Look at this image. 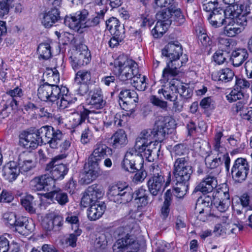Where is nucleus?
<instances>
[{"mask_svg": "<svg viewBox=\"0 0 252 252\" xmlns=\"http://www.w3.org/2000/svg\"><path fill=\"white\" fill-rule=\"evenodd\" d=\"M65 222L71 225L72 229L79 228L80 223L78 217L72 213H66Z\"/></svg>", "mask_w": 252, "mask_h": 252, "instance_id": "nucleus-54", "label": "nucleus"}, {"mask_svg": "<svg viewBox=\"0 0 252 252\" xmlns=\"http://www.w3.org/2000/svg\"><path fill=\"white\" fill-rule=\"evenodd\" d=\"M171 19L172 23L177 26L182 25L186 21L185 16L180 8L173 10Z\"/></svg>", "mask_w": 252, "mask_h": 252, "instance_id": "nucleus-48", "label": "nucleus"}, {"mask_svg": "<svg viewBox=\"0 0 252 252\" xmlns=\"http://www.w3.org/2000/svg\"><path fill=\"white\" fill-rule=\"evenodd\" d=\"M19 137L20 144L29 150L35 149L39 144H42V140L38 138L34 129L23 131L20 134Z\"/></svg>", "mask_w": 252, "mask_h": 252, "instance_id": "nucleus-17", "label": "nucleus"}, {"mask_svg": "<svg viewBox=\"0 0 252 252\" xmlns=\"http://www.w3.org/2000/svg\"><path fill=\"white\" fill-rule=\"evenodd\" d=\"M10 0H0V16L8 14L9 11Z\"/></svg>", "mask_w": 252, "mask_h": 252, "instance_id": "nucleus-60", "label": "nucleus"}, {"mask_svg": "<svg viewBox=\"0 0 252 252\" xmlns=\"http://www.w3.org/2000/svg\"><path fill=\"white\" fill-rule=\"evenodd\" d=\"M119 104L123 109H128L126 106L133 105L138 102V96L137 93L133 90H123L119 94Z\"/></svg>", "mask_w": 252, "mask_h": 252, "instance_id": "nucleus-23", "label": "nucleus"}, {"mask_svg": "<svg viewBox=\"0 0 252 252\" xmlns=\"http://www.w3.org/2000/svg\"><path fill=\"white\" fill-rule=\"evenodd\" d=\"M44 80H47L46 83L55 84L60 81V76L58 71L56 68H48L43 74Z\"/></svg>", "mask_w": 252, "mask_h": 252, "instance_id": "nucleus-39", "label": "nucleus"}, {"mask_svg": "<svg viewBox=\"0 0 252 252\" xmlns=\"http://www.w3.org/2000/svg\"><path fill=\"white\" fill-rule=\"evenodd\" d=\"M86 113H84L83 105H78L72 113L70 122L73 127L77 126L85 121Z\"/></svg>", "mask_w": 252, "mask_h": 252, "instance_id": "nucleus-32", "label": "nucleus"}, {"mask_svg": "<svg viewBox=\"0 0 252 252\" xmlns=\"http://www.w3.org/2000/svg\"><path fill=\"white\" fill-rule=\"evenodd\" d=\"M55 181L50 176L46 174L34 177L30 182V188L34 191H49L54 186Z\"/></svg>", "mask_w": 252, "mask_h": 252, "instance_id": "nucleus-21", "label": "nucleus"}, {"mask_svg": "<svg viewBox=\"0 0 252 252\" xmlns=\"http://www.w3.org/2000/svg\"><path fill=\"white\" fill-rule=\"evenodd\" d=\"M88 11L84 9L74 16H66L64 18V23L70 29L78 32L85 28L84 22L88 15Z\"/></svg>", "mask_w": 252, "mask_h": 252, "instance_id": "nucleus-19", "label": "nucleus"}, {"mask_svg": "<svg viewBox=\"0 0 252 252\" xmlns=\"http://www.w3.org/2000/svg\"><path fill=\"white\" fill-rule=\"evenodd\" d=\"M150 102L155 106L163 109H166L167 103L166 101L160 99L156 95H152L150 98Z\"/></svg>", "mask_w": 252, "mask_h": 252, "instance_id": "nucleus-62", "label": "nucleus"}, {"mask_svg": "<svg viewBox=\"0 0 252 252\" xmlns=\"http://www.w3.org/2000/svg\"><path fill=\"white\" fill-rule=\"evenodd\" d=\"M82 233V230L77 228L74 229V232L69 235V237L66 240L67 244L72 247H74L76 245V241L77 237L79 236Z\"/></svg>", "mask_w": 252, "mask_h": 252, "instance_id": "nucleus-56", "label": "nucleus"}, {"mask_svg": "<svg viewBox=\"0 0 252 252\" xmlns=\"http://www.w3.org/2000/svg\"><path fill=\"white\" fill-rule=\"evenodd\" d=\"M213 58L217 64H222L226 61V54H224L221 50L217 51L214 53Z\"/></svg>", "mask_w": 252, "mask_h": 252, "instance_id": "nucleus-61", "label": "nucleus"}, {"mask_svg": "<svg viewBox=\"0 0 252 252\" xmlns=\"http://www.w3.org/2000/svg\"><path fill=\"white\" fill-rule=\"evenodd\" d=\"M46 198L52 200L57 201L60 204L63 205L68 201L66 193L63 192L61 189H58L44 194Z\"/></svg>", "mask_w": 252, "mask_h": 252, "instance_id": "nucleus-33", "label": "nucleus"}, {"mask_svg": "<svg viewBox=\"0 0 252 252\" xmlns=\"http://www.w3.org/2000/svg\"><path fill=\"white\" fill-rule=\"evenodd\" d=\"M67 92L68 90L64 93L62 92L60 95V98L61 99L60 102L58 101L57 103L60 109H64L72 105L77 100L76 98H72L69 95H68L67 94Z\"/></svg>", "mask_w": 252, "mask_h": 252, "instance_id": "nucleus-38", "label": "nucleus"}, {"mask_svg": "<svg viewBox=\"0 0 252 252\" xmlns=\"http://www.w3.org/2000/svg\"><path fill=\"white\" fill-rule=\"evenodd\" d=\"M91 73L89 70H82L78 71L75 75V83H88L91 79Z\"/></svg>", "mask_w": 252, "mask_h": 252, "instance_id": "nucleus-49", "label": "nucleus"}, {"mask_svg": "<svg viewBox=\"0 0 252 252\" xmlns=\"http://www.w3.org/2000/svg\"><path fill=\"white\" fill-rule=\"evenodd\" d=\"M10 249L8 239L4 235H0V252H8Z\"/></svg>", "mask_w": 252, "mask_h": 252, "instance_id": "nucleus-64", "label": "nucleus"}, {"mask_svg": "<svg viewBox=\"0 0 252 252\" xmlns=\"http://www.w3.org/2000/svg\"><path fill=\"white\" fill-rule=\"evenodd\" d=\"M226 97L229 102H233L237 100L242 99L244 97V95L241 91L234 89L232 90Z\"/></svg>", "mask_w": 252, "mask_h": 252, "instance_id": "nucleus-55", "label": "nucleus"}, {"mask_svg": "<svg viewBox=\"0 0 252 252\" xmlns=\"http://www.w3.org/2000/svg\"><path fill=\"white\" fill-rule=\"evenodd\" d=\"M149 173L151 177L147 182L148 189L153 196H157L163 191L169 185L170 179L165 183L163 173L158 165L154 163L149 167Z\"/></svg>", "mask_w": 252, "mask_h": 252, "instance_id": "nucleus-7", "label": "nucleus"}, {"mask_svg": "<svg viewBox=\"0 0 252 252\" xmlns=\"http://www.w3.org/2000/svg\"><path fill=\"white\" fill-rule=\"evenodd\" d=\"M106 206L104 203H95L91 205L88 210V217L91 220H95L100 218L104 213Z\"/></svg>", "mask_w": 252, "mask_h": 252, "instance_id": "nucleus-31", "label": "nucleus"}, {"mask_svg": "<svg viewBox=\"0 0 252 252\" xmlns=\"http://www.w3.org/2000/svg\"><path fill=\"white\" fill-rule=\"evenodd\" d=\"M162 55L169 60L162 74L163 79L168 81L178 74V69L187 63L188 59L186 55L183 56L182 47L178 42L166 45L162 50Z\"/></svg>", "mask_w": 252, "mask_h": 252, "instance_id": "nucleus-2", "label": "nucleus"}, {"mask_svg": "<svg viewBox=\"0 0 252 252\" xmlns=\"http://www.w3.org/2000/svg\"><path fill=\"white\" fill-rule=\"evenodd\" d=\"M60 18V13L57 8H51L50 10L40 15V20L42 25L46 28H51Z\"/></svg>", "mask_w": 252, "mask_h": 252, "instance_id": "nucleus-24", "label": "nucleus"}, {"mask_svg": "<svg viewBox=\"0 0 252 252\" xmlns=\"http://www.w3.org/2000/svg\"><path fill=\"white\" fill-rule=\"evenodd\" d=\"M139 153L134 148L127 151L122 163V168L131 173L135 172L136 170L143 168L144 160Z\"/></svg>", "mask_w": 252, "mask_h": 252, "instance_id": "nucleus-12", "label": "nucleus"}, {"mask_svg": "<svg viewBox=\"0 0 252 252\" xmlns=\"http://www.w3.org/2000/svg\"><path fill=\"white\" fill-rule=\"evenodd\" d=\"M3 220L5 222L11 226H13L16 222L17 219L15 214L13 212H6L3 215Z\"/></svg>", "mask_w": 252, "mask_h": 252, "instance_id": "nucleus-63", "label": "nucleus"}, {"mask_svg": "<svg viewBox=\"0 0 252 252\" xmlns=\"http://www.w3.org/2000/svg\"><path fill=\"white\" fill-rule=\"evenodd\" d=\"M144 14H140V18L141 21V26L151 27L154 23V20L152 17L148 13V11L146 10Z\"/></svg>", "mask_w": 252, "mask_h": 252, "instance_id": "nucleus-58", "label": "nucleus"}, {"mask_svg": "<svg viewBox=\"0 0 252 252\" xmlns=\"http://www.w3.org/2000/svg\"><path fill=\"white\" fill-rule=\"evenodd\" d=\"M93 137L92 131L89 127H87L82 131L81 136V142L83 144L89 143Z\"/></svg>", "mask_w": 252, "mask_h": 252, "instance_id": "nucleus-59", "label": "nucleus"}, {"mask_svg": "<svg viewBox=\"0 0 252 252\" xmlns=\"http://www.w3.org/2000/svg\"><path fill=\"white\" fill-rule=\"evenodd\" d=\"M193 172L188 156L178 158L174 162L173 174L177 183H187Z\"/></svg>", "mask_w": 252, "mask_h": 252, "instance_id": "nucleus-9", "label": "nucleus"}, {"mask_svg": "<svg viewBox=\"0 0 252 252\" xmlns=\"http://www.w3.org/2000/svg\"><path fill=\"white\" fill-rule=\"evenodd\" d=\"M169 26V25L158 20L154 28L152 30V33L155 38L162 36L166 32Z\"/></svg>", "mask_w": 252, "mask_h": 252, "instance_id": "nucleus-45", "label": "nucleus"}, {"mask_svg": "<svg viewBox=\"0 0 252 252\" xmlns=\"http://www.w3.org/2000/svg\"><path fill=\"white\" fill-rule=\"evenodd\" d=\"M230 196L228 189L223 190L221 189L214 190L212 195H207L203 199L198 200L196 208L200 207L201 205L208 207L213 205L218 211L221 213L225 212L230 205Z\"/></svg>", "mask_w": 252, "mask_h": 252, "instance_id": "nucleus-6", "label": "nucleus"}, {"mask_svg": "<svg viewBox=\"0 0 252 252\" xmlns=\"http://www.w3.org/2000/svg\"><path fill=\"white\" fill-rule=\"evenodd\" d=\"M233 178L238 182L245 181L249 172V165L246 159L237 158L231 169Z\"/></svg>", "mask_w": 252, "mask_h": 252, "instance_id": "nucleus-16", "label": "nucleus"}, {"mask_svg": "<svg viewBox=\"0 0 252 252\" xmlns=\"http://www.w3.org/2000/svg\"><path fill=\"white\" fill-rule=\"evenodd\" d=\"M121 31L119 32H113V36L112 37L109 41V44L110 47L114 48L119 44L120 42H121L124 39L125 31L124 28H121Z\"/></svg>", "mask_w": 252, "mask_h": 252, "instance_id": "nucleus-47", "label": "nucleus"}, {"mask_svg": "<svg viewBox=\"0 0 252 252\" xmlns=\"http://www.w3.org/2000/svg\"><path fill=\"white\" fill-rule=\"evenodd\" d=\"M106 26L108 30H109L111 33L113 32H120L121 28L124 27L120 24L119 21L115 17H111L106 21Z\"/></svg>", "mask_w": 252, "mask_h": 252, "instance_id": "nucleus-51", "label": "nucleus"}, {"mask_svg": "<svg viewBox=\"0 0 252 252\" xmlns=\"http://www.w3.org/2000/svg\"><path fill=\"white\" fill-rule=\"evenodd\" d=\"M146 77L145 76H142L140 74L134 75L130 79L131 84L138 91H143L147 88V83L146 82Z\"/></svg>", "mask_w": 252, "mask_h": 252, "instance_id": "nucleus-41", "label": "nucleus"}, {"mask_svg": "<svg viewBox=\"0 0 252 252\" xmlns=\"http://www.w3.org/2000/svg\"><path fill=\"white\" fill-rule=\"evenodd\" d=\"M37 51L39 58L48 60L52 57L51 47L49 43L43 42L39 44Z\"/></svg>", "mask_w": 252, "mask_h": 252, "instance_id": "nucleus-42", "label": "nucleus"}, {"mask_svg": "<svg viewBox=\"0 0 252 252\" xmlns=\"http://www.w3.org/2000/svg\"><path fill=\"white\" fill-rule=\"evenodd\" d=\"M234 76V71L228 67L222 68L212 74V78L213 80L223 83L231 81Z\"/></svg>", "mask_w": 252, "mask_h": 252, "instance_id": "nucleus-28", "label": "nucleus"}, {"mask_svg": "<svg viewBox=\"0 0 252 252\" xmlns=\"http://www.w3.org/2000/svg\"><path fill=\"white\" fill-rule=\"evenodd\" d=\"M64 158L63 155H58L52 158L46 165L45 170L51 173L54 181L63 179L68 173V168L67 165L60 162V160Z\"/></svg>", "mask_w": 252, "mask_h": 252, "instance_id": "nucleus-14", "label": "nucleus"}, {"mask_svg": "<svg viewBox=\"0 0 252 252\" xmlns=\"http://www.w3.org/2000/svg\"><path fill=\"white\" fill-rule=\"evenodd\" d=\"M108 194L111 200L120 204L128 203L133 198L132 190L128 186H112L110 187Z\"/></svg>", "mask_w": 252, "mask_h": 252, "instance_id": "nucleus-13", "label": "nucleus"}, {"mask_svg": "<svg viewBox=\"0 0 252 252\" xmlns=\"http://www.w3.org/2000/svg\"><path fill=\"white\" fill-rule=\"evenodd\" d=\"M88 100L91 108L96 110L102 109L106 103L102 90L98 87L94 88L89 92Z\"/></svg>", "mask_w": 252, "mask_h": 252, "instance_id": "nucleus-22", "label": "nucleus"}, {"mask_svg": "<svg viewBox=\"0 0 252 252\" xmlns=\"http://www.w3.org/2000/svg\"><path fill=\"white\" fill-rule=\"evenodd\" d=\"M36 132L38 138L42 140V144L47 142L52 149H57L63 138L62 131L50 126H43L36 130Z\"/></svg>", "mask_w": 252, "mask_h": 252, "instance_id": "nucleus-8", "label": "nucleus"}, {"mask_svg": "<svg viewBox=\"0 0 252 252\" xmlns=\"http://www.w3.org/2000/svg\"><path fill=\"white\" fill-rule=\"evenodd\" d=\"M15 227V230L20 234H27L32 230V224L29 223L28 220L26 217H19L16 220V222L12 226Z\"/></svg>", "mask_w": 252, "mask_h": 252, "instance_id": "nucleus-30", "label": "nucleus"}, {"mask_svg": "<svg viewBox=\"0 0 252 252\" xmlns=\"http://www.w3.org/2000/svg\"><path fill=\"white\" fill-rule=\"evenodd\" d=\"M219 171L214 170L209 172L203 180L195 187L196 191H200L202 193H213L214 189L218 185L217 176ZM219 189L218 190H219Z\"/></svg>", "mask_w": 252, "mask_h": 252, "instance_id": "nucleus-15", "label": "nucleus"}, {"mask_svg": "<svg viewBox=\"0 0 252 252\" xmlns=\"http://www.w3.org/2000/svg\"><path fill=\"white\" fill-rule=\"evenodd\" d=\"M70 64L74 70L87 65L91 61L90 52L85 47L82 50L76 49L69 58Z\"/></svg>", "mask_w": 252, "mask_h": 252, "instance_id": "nucleus-20", "label": "nucleus"}, {"mask_svg": "<svg viewBox=\"0 0 252 252\" xmlns=\"http://www.w3.org/2000/svg\"><path fill=\"white\" fill-rule=\"evenodd\" d=\"M134 225H135V224L131 223L129 225L119 227L117 229L116 232L119 236H122V237L123 236L125 237L129 236V233L131 232Z\"/></svg>", "mask_w": 252, "mask_h": 252, "instance_id": "nucleus-57", "label": "nucleus"}, {"mask_svg": "<svg viewBox=\"0 0 252 252\" xmlns=\"http://www.w3.org/2000/svg\"><path fill=\"white\" fill-rule=\"evenodd\" d=\"M19 137L20 144L29 150L35 149L39 144H42V140L38 138L34 129L23 131L20 134Z\"/></svg>", "mask_w": 252, "mask_h": 252, "instance_id": "nucleus-18", "label": "nucleus"}, {"mask_svg": "<svg viewBox=\"0 0 252 252\" xmlns=\"http://www.w3.org/2000/svg\"><path fill=\"white\" fill-rule=\"evenodd\" d=\"M243 5L242 4L235 3L229 5L224 10L225 18L228 20H234L236 17H238L239 15L243 12Z\"/></svg>", "mask_w": 252, "mask_h": 252, "instance_id": "nucleus-34", "label": "nucleus"}, {"mask_svg": "<svg viewBox=\"0 0 252 252\" xmlns=\"http://www.w3.org/2000/svg\"><path fill=\"white\" fill-rule=\"evenodd\" d=\"M193 91L187 84H184L178 80L173 78L164 86L158 90V93L162 94L165 99L173 102V108L177 109L179 106L178 94L185 98L191 96Z\"/></svg>", "mask_w": 252, "mask_h": 252, "instance_id": "nucleus-4", "label": "nucleus"}, {"mask_svg": "<svg viewBox=\"0 0 252 252\" xmlns=\"http://www.w3.org/2000/svg\"><path fill=\"white\" fill-rule=\"evenodd\" d=\"M67 91L65 87L60 88L55 84L44 83L38 87L37 96L42 101L54 102L60 99V95L62 91L64 93Z\"/></svg>", "mask_w": 252, "mask_h": 252, "instance_id": "nucleus-10", "label": "nucleus"}, {"mask_svg": "<svg viewBox=\"0 0 252 252\" xmlns=\"http://www.w3.org/2000/svg\"><path fill=\"white\" fill-rule=\"evenodd\" d=\"M84 113H86L85 120H88L89 122L92 123L91 120H98L101 115L100 110H89L84 107Z\"/></svg>", "mask_w": 252, "mask_h": 252, "instance_id": "nucleus-53", "label": "nucleus"}, {"mask_svg": "<svg viewBox=\"0 0 252 252\" xmlns=\"http://www.w3.org/2000/svg\"><path fill=\"white\" fill-rule=\"evenodd\" d=\"M224 28V33L229 37H234L241 33L243 28L239 27L238 23H235L234 20H228L227 24Z\"/></svg>", "mask_w": 252, "mask_h": 252, "instance_id": "nucleus-36", "label": "nucleus"}, {"mask_svg": "<svg viewBox=\"0 0 252 252\" xmlns=\"http://www.w3.org/2000/svg\"><path fill=\"white\" fill-rule=\"evenodd\" d=\"M249 57L247 50L244 48H238L233 51L231 54L230 61L234 66L241 65Z\"/></svg>", "mask_w": 252, "mask_h": 252, "instance_id": "nucleus-29", "label": "nucleus"}, {"mask_svg": "<svg viewBox=\"0 0 252 252\" xmlns=\"http://www.w3.org/2000/svg\"><path fill=\"white\" fill-rule=\"evenodd\" d=\"M188 149L186 146L182 144L176 145L173 148L171 151L172 158H175V160L177 158H183L184 157L188 156Z\"/></svg>", "mask_w": 252, "mask_h": 252, "instance_id": "nucleus-43", "label": "nucleus"}, {"mask_svg": "<svg viewBox=\"0 0 252 252\" xmlns=\"http://www.w3.org/2000/svg\"><path fill=\"white\" fill-rule=\"evenodd\" d=\"M173 10V9H171L169 7L161 9L156 14L157 19L167 25H170L172 23L171 18Z\"/></svg>", "mask_w": 252, "mask_h": 252, "instance_id": "nucleus-40", "label": "nucleus"}, {"mask_svg": "<svg viewBox=\"0 0 252 252\" xmlns=\"http://www.w3.org/2000/svg\"><path fill=\"white\" fill-rule=\"evenodd\" d=\"M86 192L96 201L102 195V189L97 184H93L89 187Z\"/></svg>", "mask_w": 252, "mask_h": 252, "instance_id": "nucleus-52", "label": "nucleus"}, {"mask_svg": "<svg viewBox=\"0 0 252 252\" xmlns=\"http://www.w3.org/2000/svg\"><path fill=\"white\" fill-rule=\"evenodd\" d=\"M20 170L16 162L11 161L6 163L2 169V176L9 182L15 180L19 174Z\"/></svg>", "mask_w": 252, "mask_h": 252, "instance_id": "nucleus-27", "label": "nucleus"}, {"mask_svg": "<svg viewBox=\"0 0 252 252\" xmlns=\"http://www.w3.org/2000/svg\"><path fill=\"white\" fill-rule=\"evenodd\" d=\"M22 90L19 87H16L14 89L7 90L2 96V103L3 108L1 112V115L4 117H7L11 111L17 109V98L22 95Z\"/></svg>", "mask_w": 252, "mask_h": 252, "instance_id": "nucleus-11", "label": "nucleus"}, {"mask_svg": "<svg viewBox=\"0 0 252 252\" xmlns=\"http://www.w3.org/2000/svg\"><path fill=\"white\" fill-rule=\"evenodd\" d=\"M106 11L107 10L105 9L101 10L99 12L96 13L95 16L85 20L84 22L85 28L97 26L101 20L103 19L104 14Z\"/></svg>", "mask_w": 252, "mask_h": 252, "instance_id": "nucleus-44", "label": "nucleus"}, {"mask_svg": "<svg viewBox=\"0 0 252 252\" xmlns=\"http://www.w3.org/2000/svg\"><path fill=\"white\" fill-rule=\"evenodd\" d=\"M112 149L102 142H98L94 145L93 151L88 158V164L86 165L84 178L86 184L90 183L102 174L99 162L106 157L112 156Z\"/></svg>", "mask_w": 252, "mask_h": 252, "instance_id": "nucleus-3", "label": "nucleus"}, {"mask_svg": "<svg viewBox=\"0 0 252 252\" xmlns=\"http://www.w3.org/2000/svg\"><path fill=\"white\" fill-rule=\"evenodd\" d=\"M210 24L215 28L221 27L227 24L228 19L225 18V11L221 8L216 9L214 12L207 15Z\"/></svg>", "mask_w": 252, "mask_h": 252, "instance_id": "nucleus-25", "label": "nucleus"}, {"mask_svg": "<svg viewBox=\"0 0 252 252\" xmlns=\"http://www.w3.org/2000/svg\"><path fill=\"white\" fill-rule=\"evenodd\" d=\"M111 139L113 140V146L115 148L125 145L127 142V135L125 131L122 129H120L114 133Z\"/></svg>", "mask_w": 252, "mask_h": 252, "instance_id": "nucleus-35", "label": "nucleus"}, {"mask_svg": "<svg viewBox=\"0 0 252 252\" xmlns=\"http://www.w3.org/2000/svg\"><path fill=\"white\" fill-rule=\"evenodd\" d=\"M33 199V196L28 194L21 200L22 206L28 212L31 214L35 213Z\"/></svg>", "mask_w": 252, "mask_h": 252, "instance_id": "nucleus-46", "label": "nucleus"}, {"mask_svg": "<svg viewBox=\"0 0 252 252\" xmlns=\"http://www.w3.org/2000/svg\"><path fill=\"white\" fill-rule=\"evenodd\" d=\"M112 70L120 80L125 81L131 79L139 73L137 63L126 56L122 55L114 61Z\"/></svg>", "mask_w": 252, "mask_h": 252, "instance_id": "nucleus-5", "label": "nucleus"}, {"mask_svg": "<svg viewBox=\"0 0 252 252\" xmlns=\"http://www.w3.org/2000/svg\"><path fill=\"white\" fill-rule=\"evenodd\" d=\"M33 155L29 152H24L19 156V168L21 172H27L36 166L33 160Z\"/></svg>", "mask_w": 252, "mask_h": 252, "instance_id": "nucleus-26", "label": "nucleus"}, {"mask_svg": "<svg viewBox=\"0 0 252 252\" xmlns=\"http://www.w3.org/2000/svg\"><path fill=\"white\" fill-rule=\"evenodd\" d=\"M169 117H160L156 121L153 129L143 130L136 138L134 149L138 153H143L144 156L149 160L152 156L158 155L160 151V144L158 140L164 137L167 130L170 128L169 123L171 122Z\"/></svg>", "mask_w": 252, "mask_h": 252, "instance_id": "nucleus-1", "label": "nucleus"}, {"mask_svg": "<svg viewBox=\"0 0 252 252\" xmlns=\"http://www.w3.org/2000/svg\"><path fill=\"white\" fill-rule=\"evenodd\" d=\"M124 240V244H126V247L127 251L131 250H136L140 248L139 244L136 241L135 237L133 235H129L121 238Z\"/></svg>", "mask_w": 252, "mask_h": 252, "instance_id": "nucleus-50", "label": "nucleus"}, {"mask_svg": "<svg viewBox=\"0 0 252 252\" xmlns=\"http://www.w3.org/2000/svg\"><path fill=\"white\" fill-rule=\"evenodd\" d=\"M111 236L108 232L100 233L96 235L94 246L96 249L102 250L106 248L108 242L111 240Z\"/></svg>", "mask_w": 252, "mask_h": 252, "instance_id": "nucleus-37", "label": "nucleus"}]
</instances>
